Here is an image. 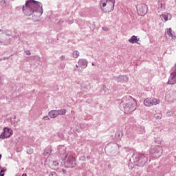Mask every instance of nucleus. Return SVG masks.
Returning a JSON list of instances; mask_svg holds the SVG:
<instances>
[{"mask_svg":"<svg viewBox=\"0 0 176 176\" xmlns=\"http://www.w3.org/2000/svg\"><path fill=\"white\" fill-rule=\"evenodd\" d=\"M34 12H40L42 14L43 13L42 3L35 0H28L23 6V12L26 16H31Z\"/></svg>","mask_w":176,"mask_h":176,"instance_id":"f257e3e1","label":"nucleus"},{"mask_svg":"<svg viewBox=\"0 0 176 176\" xmlns=\"http://www.w3.org/2000/svg\"><path fill=\"white\" fill-rule=\"evenodd\" d=\"M100 7L104 13H109L115 9V0H101Z\"/></svg>","mask_w":176,"mask_h":176,"instance_id":"f03ea898","label":"nucleus"},{"mask_svg":"<svg viewBox=\"0 0 176 176\" xmlns=\"http://www.w3.org/2000/svg\"><path fill=\"white\" fill-rule=\"evenodd\" d=\"M128 102L123 104L124 111L133 112L137 109V102L131 96L127 98Z\"/></svg>","mask_w":176,"mask_h":176,"instance_id":"7ed1b4c3","label":"nucleus"},{"mask_svg":"<svg viewBox=\"0 0 176 176\" xmlns=\"http://www.w3.org/2000/svg\"><path fill=\"white\" fill-rule=\"evenodd\" d=\"M137 12L139 16H145L148 13V6L146 4H138L137 6Z\"/></svg>","mask_w":176,"mask_h":176,"instance_id":"20e7f679","label":"nucleus"},{"mask_svg":"<svg viewBox=\"0 0 176 176\" xmlns=\"http://www.w3.org/2000/svg\"><path fill=\"white\" fill-rule=\"evenodd\" d=\"M160 101L153 98H148L144 100V104L146 107H152L153 105H157Z\"/></svg>","mask_w":176,"mask_h":176,"instance_id":"39448f33","label":"nucleus"},{"mask_svg":"<svg viewBox=\"0 0 176 176\" xmlns=\"http://www.w3.org/2000/svg\"><path fill=\"white\" fill-rule=\"evenodd\" d=\"M13 135V130L12 129L6 127L3 129V131L1 134V138H9Z\"/></svg>","mask_w":176,"mask_h":176,"instance_id":"423d86ee","label":"nucleus"},{"mask_svg":"<svg viewBox=\"0 0 176 176\" xmlns=\"http://www.w3.org/2000/svg\"><path fill=\"white\" fill-rule=\"evenodd\" d=\"M166 33L172 39H173V40L176 39L175 33L174 32H173V30L171 29V28H169L166 29Z\"/></svg>","mask_w":176,"mask_h":176,"instance_id":"0eeeda50","label":"nucleus"},{"mask_svg":"<svg viewBox=\"0 0 176 176\" xmlns=\"http://www.w3.org/2000/svg\"><path fill=\"white\" fill-rule=\"evenodd\" d=\"M160 17H163L164 19V21H168V20H171L173 16L170 13L165 12L164 14H162Z\"/></svg>","mask_w":176,"mask_h":176,"instance_id":"6e6552de","label":"nucleus"},{"mask_svg":"<svg viewBox=\"0 0 176 176\" xmlns=\"http://www.w3.org/2000/svg\"><path fill=\"white\" fill-rule=\"evenodd\" d=\"M78 65L81 68H86L87 67V61L85 59H80L78 60Z\"/></svg>","mask_w":176,"mask_h":176,"instance_id":"1a4fd4ad","label":"nucleus"},{"mask_svg":"<svg viewBox=\"0 0 176 176\" xmlns=\"http://www.w3.org/2000/svg\"><path fill=\"white\" fill-rule=\"evenodd\" d=\"M138 157L139 163H141L142 165L145 164V162H146V158L145 157V155L144 154H139Z\"/></svg>","mask_w":176,"mask_h":176,"instance_id":"9d476101","label":"nucleus"},{"mask_svg":"<svg viewBox=\"0 0 176 176\" xmlns=\"http://www.w3.org/2000/svg\"><path fill=\"white\" fill-rule=\"evenodd\" d=\"M48 115L51 118H57V116H58V112L57 110H52L49 112Z\"/></svg>","mask_w":176,"mask_h":176,"instance_id":"9b49d317","label":"nucleus"},{"mask_svg":"<svg viewBox=\"0 0 176 176\" xmlns=\"http://www.w3.org/2000/svg\"><path fill=\"white\" fill-rule=\"evenodd\" d=\"M139 41H140V38H137V36H132L129 39V42L130 43H138Z\"/></svg>","mask_w":176,"mask_h":176,"instance_id":"f8f14e48","label":"nucleus"},{"mask_svg":"<svg viewBox=\"0 0 176 176\" xmlns=\"http://www.w3.org/2000/svg\"><path fill=\"white\" fill-rule=\"evenodd\" d=\"M67 162L66 163H68L69 164H74L75 162V158L72 156H66Z\"/></svg>","mask_w":176,"mask_h":176,"instance_id":"ddd939ff","label":"nucleus"},{"mask_svg":"<svg viewBox=\"0 0 176 176\" xmlns=\"http://www.w3.org/2000/svg\"><path fill=\"white\" fill-rule=\"evenodd\" d=\"M52 153V148H49L44 151V156H49Z\"/></svg>","mask_w":176,"mask_h":176,"instance_id":"4468645a","label":"nucleus"},{"mask_svg":"<svg viewBox=\"0 0 176 176\" xmlns=\"http://www.w3.org/2000/svg\"><path fill=\"white\" fill-rule=\"evenodd\" d=\"M57 111H58V115H65V113H67V110L65 109L57 110Z\"/></svg>","mask_w":176,"mask_h":176,"instance_id":"2eb2a0df","label":"nucleus"},{"mask_svg":"<svg viewBox=\"0 0 176 176\" xmlns=\"http://www.w3.org/2000/svg\"><path fill=\"white\" fill-rule=\"evenodd\" d=\"M57 166H58V162L57 161H53L52 168H54V170H56V167H57Z\"/></svg>","mask_w":176,"mask_h":176,"instance_id":"dca6fc26","label":"nucleus"},{"mask_svg":"<svg viewBox=\"0 0 176 176\" xmlns=\"http://www.w3.org/2000/svg\"><path fill=\"white\" fill-rule=\"evenodd\" d=\"M73 57H74V58H78L79 57V52L74 51L73 52Z\"/></svg>","mask_w":176,"mask_h":176,"instance_id":"f3484780","label":"nucleus"},{"mask_svg":"<svg viewBox=\"0 0 176 176\" xmlns=\"http://www.w3.org/2000/svg\"><path fill=\"white\" fill-rule=\"evenodd\" d=\"M155 119H162V114L160 113H157L155 115Z\"/></svg>","mask_w":176,"mask_h":176,"instance_id":"a211bd4d","label":"nucleus"},{"mask_svg":"<svg viewBox=\"0 0 176 176\" xmlns=\"http://www.w3.org/2000/svg\"><path fill=\"white\" fill-rule=\"evenodd\" d=\"M157 150L160 152V153H162V152H163V148H162V147L160 146H157Z\"/></svg>","mask_w":176,"mask_h":176,"instance_id":"6ab92c4d","label":"nucleus"},{"mask_svg":"<svg viewBox=\"0 0 176 176\" xmlns=\"http://www.w3.org/2000/svg\"><path fill=\"white\" fill-rule=\"evenodd\" d=\"M43 119V120H50V118H49V116H44Z\"/></svg>","mask_w":176,"mask_h":176,"instance_id":"aec40b11","label":"nucleus"},{"mask_svg":"<svg viewBox=\"0 0 176 176\" xmlns=\"http://www.w3.org/2000/svg\"><path fill=\"white\" fill-rule=\"evenodd\" d=\"M50 176H57V174H56V173H54V172H52V173L50 174Z\"/></svg>","mask_w":176,"mask_h":176,"instance_id":"412c9836","label":"nucleus"},{"mask_svg":"<svg viewBox=\"0 0 176 176\" xmlns=\"http://www.w3.org/2000/svg\"><path fill=\"white\" fill-rule=\"evenodd\" d=\"M164 5H165V3L164 2H162L160 3V8H164Z\"/></svg>","mask_w":176,"mask_h":176,"instance_id":"4be33fe9","label":"nucleus"},{"mask_svg":"<svg viewBox=\"0 0 176 176\" xmlns=\"http://www.w3.org/2000/svg\"><path fill=\"white\" fill-rule=\"evenodd\" d=\"M102 30H103L104 31H109V29H108L107 27H103V28H102Z\"/></svg>","mask_w":176,"mask_h":176,"instance_id":"5701e85b","label":"nucleus"},{"mask_svg":"<svg viewBox=\"0 0 176 176\" xmlns=\"http://www.w3.org/2000/svg\"><path fill=\"white\" fill-rule=\"evenodd\" d=\"M5 171H6V168H3L1 170V173H5Z\"/></svg>","mask_w":176,"mask_h":176,"instance_id":"b1692460","label":"nucleus"},{"mask_svg":"<svg viewBox=\"0 0 176 176\" xmlns=\"http://www.w3.org/2000/svg\"><path fill=\"white\" fill-rule=\"evenodd\" d=\"M26 54H28V56H30V54H31V52H30V51H26Z\"/></svg>","mask_w":176,"mask_h":176,"instance_id":"393cba45","label":"nucleus"},{"mask_svg":"<svg viewBox=\"0 0 176 176\" xmlns=\"http://www.w3.org/2000/svg\"><path fill=\"white\" fill-rule=\"evenodd\" d=\"M60 58H61V60H64V58H65L62 56L60 57Z\"/></svg>","mask_w":176,"mask_h":176,"instance_id":"a878e982","label":"nucleus"},{"mask_svg":"<svg viewBox=\"0 0 176 176\" xmlns=\"http://www.w3.org/2000/svg\"><path fill=\"white\" fill-rule=\"evenodd\" d=\"M22 176H27V174L23 173V174L22 175Z\"/></svg>","mask_w":176,"mask_h":176,"instance_id":"bb28decb","label":"nucleus"},{"mask_svg":"<svg viewBox=\"0 0 176 176\" xmlns=\"http://www.w3.org/2000/svg\"><path fill=\"white\" fill-rule=\"evenodd\" d=\"M4 175H5V174L1 173V176H4Z\"/></svg>","mask_w":176,"mask_h":176,"instance_id":"cd10ccee","label":"nucleus"},{"mask_svg":"<svg viewBox=\"0 0 176 176\" xmlns=\"http://www.w3.org/2000/svg\"><path fill=\"white\" fill-rule=\"evenodd\" d=\"M76 68H78V65H76Z\"/></svg>","mask_w":176,"mask_h":176,"instance_id":"c85d7f7f","label":"nucleus"},{"mask_svg":"<svg viewBox=\"0 0 176 176\" xmlns=\"http://www.w3.org/2000/svg\"><path fill=\"white\" fill-rule=\"evenodd\" d=\"M92 65L94 67V63H92Z\"/></svg>","mask_w":176,"mask_h":176,"instance_id":"c756f323","label":"nucleus"},{"mask_svg":"<svg viewBox=\"0 0 176 176\" xmlns=\"http://www.w3.org/2000/svg\"><path fill=\"white\" fill-rule=\"evenodd\" d=\"M0 159H1V155H0Z\"/></svg>","mask_w":176,"mask_h":176,"instance_id":"7c9ffc66","label":"nucleus"}]
</instances>
